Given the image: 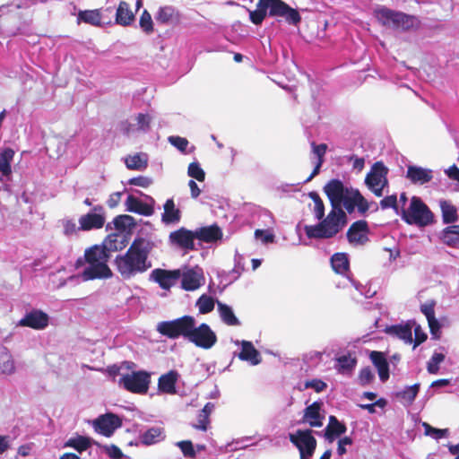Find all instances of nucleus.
<instances>
[{"label":"nucleus","instance_id":"nucleus-1","mask_svg":"<svg viewBox=\"0 0 459 459\" xmlns=\"http://www.w3.org/2000/svg\"><path fill=\"white\" fill-rule=\"evenodd\" d=\"M324 192L331 204L326 218L316 225H306L304 230L308 238L324 239L336 236L346 225L345 210L351 213L355 208L364 214L369 209L366 198L358 189L347 187L340 179H331L324 186Z\"/></svg>","mask_w":459,"mask_h":459},{"label":"nucleus","instance_id":"nucleus-2","mask_svg":"<svg viewBox=\"0 0 459 459\" xmlns=\"http://www.w3.org/2000/svg\"><path fill=\"white\" fill-rule=\"evenodd\" d=\"M150 252L151 247L144 238H134L126 254L117 255L114 261L122 278L131 279L147 272L152 267Z\"/></svg>","mask_w":459,"mask_h":459},{"label":"nucleus","instance_id":"nucleus-3","mask_svg":"<svg viewBox=\"0 0 459 459\" xmlns=\"http://www.w3.org/2000/svg\"><path fill=\"white\" fill-rule=\"evenodd\" d=\"M110 255L101 245H93L84 252V257L76 261V267L88 264L82 273L84 281L95 279H108L112 276V272L108 265Z\"/></svg>","mask_w":459,"mask_h":459},{"label":"nucleus","instance_id":"nucleus-4","mask_svg":"<svg viewBox=\"0 0 459 459\" xmlns=\"http://www.w3.org/2000/svg\"><path fill=\"white\" fill-rule=\"evenodd\" d=\"M256 6V10L249 12L250 21L255 25L262 24L268 9L270 16L284 17L290 24L297 25L301 20L299 13L282 0H258Z\"/></svg>","mask_w":459,"mask_h":459},{"label":"nucleus","instance_id":"nucleus-5","mask_svg":"<svg viewBox=\"0 0 459 459\" xmlns=\"http://www.w3.org/2000/svg\"><path fill=\"white\" fill-rule=\"evenodd\" d=\"M373 15L383 27L400 32L416 30L420 27L418 17L383 5L377 7Z\"/></svg>","mask_w":459,"mask_h":459},{"label":"nucleus","instance_id":"nucleus-6","mask_svg":"<svg viewBox=\"0 0 459 459\" xmlns=\"http://www.w3.org/2000/svg\"><path fill=\"white\" fill-rule=\"evenodd\" d=\"M400 216L409 225L424 228L434 223V213L419 196H412L407 208L402 207Z\"/></svg>","mask_w":459,"mask_h":459},{"label":"nucleus","instance_id":"nucleus-7","mask_svg":"<svg viewBox=\"0 0 459 459\" xmlns=\"http://www.w3.org/2000/svg\"><path fill=\"white\" fill-rule=\"evenodd\" d=\"M194 324H195L194 316H183L171 321L160 323L157 329L160 334L169 339H178L182 336L189 340Z\"/></svg>","mask_w":459,"mask_h":459},{"label":"nucleus","instance_id":"nucleus-8","mask_svg":"<svg viewBox=\"0 0 459 459\" xmlns=\"http://www.w3.org/2000/svg\"><path fill=\"white\" fill-rule=\"evenodd\" d=\"M388 169L382 161L375 162L365 178L368 188L377 197L383 195L385 187L388 186Z\"/></svg>","mask_w":459,"mask_h":459},{"label":"nucleus","instance_id":"nucleus-9","mask_svg":"<svg viewBox=\"0 0 459 459\" xmlns=\"http://www.w3.org/2000/svg\"><path fill=\"white\" fill-rule=\"evenodd\" d=\"M151 383V375L146 371H135L126 374L120 379L124 388L134 394H143L148 392Z\"/></svg>","mask_w":459,"mask_h":459},{"label":"nucleus","instance_id":"nucleus-10","mask_svg":"<svg viewBox=\"0 0 459 459\" xmlns=\"http://www.w3.org/2000/svg\"><path fill=\"white\" fill-rule=\"evenodd\" d=\"M217 335L212 330L209 325L202 323L196 326L193 325L192 331L189 337V342L194 343L196 347L209 350L217 342Z\"/></svg>","mask_w":459,"mask_h":459},{"label":"nucleus","instance_id":"nucleus-11","mask_svg":"<svg viewBox=\"0 0 459 459\" xmlns=\"http://www.w3.org/2000/svg\"><path fill=\"white\" fill-rule=\"evenodd\" d=\"M290 442L297 446L300 454V459H308L316 450V440L312 436V431L297 430L293 434H290Z\"/></svg>","mask_w":459,"mask_h":459},{"label":"nucleus","instance_id":"nucleus-12","mask_svg":"<svg viewBox=\"0 0 459 459\" xmlns=\"http://www.w3.org/2000/svg\"><path fill=\"white\" fill-rule=\"evenodd\" d=\"M78 230L82 231H90L103 228L106 222L105 210L102 205H95L91 212L82 215L79 218Z\"/></svg>","mask_w":459,"mask_h":459},{"label":"nucleus","instance_id":"nucleus-13","mask_svg":"<svg viewBox=\"0 0 459 459\" xmlns=\"http://www.w3.org/2000/svg\"><path fill=\"white\" fill-rule=\"evenodd\" d=\"M195 231H192L184 227L170 232L169 236L171 245L186 251L196 250L195 245Z\"/></svg>","mask_w":459,"mask_h":459},{"label":"nucleus","instance_id":"nucleus-14","mask_svg":"<svg viewBox=\"0 0 459 459\" xmlns=\"http://www.w3.org/2000/svg\"><path fill=\"white\" fill-rule=\"evenodd\" d=\"M369 228L367 221H354L347 230L348 241L354 246H363L368 241Z\"/></svg>","mask_w":459,"mask_h":459},{"label":"nucleus","instance_id":"nucleus-15","mask_svg":"<svg viewBox=\"0 0 459 459\" xmlns=\"http://www.w3.org/2000/svg\"><path fill=\"white\" fill-rule=\"evenodd\" d=\"M150 277L157 282L161 289L169 290L181 277V271L179 269L165 270L157 268L152 272Z\"/></svg>","mask_w":459,"mask_h":459},{"label":"nucleus","instance_id":"nucleus-16","mask_svg":"<svg viewBox=\"0 0 459 459\" xmlns=\"http://www.w3.org/2000/svg\"><path fill=\"white\" fill-rule=\"evenodd\" d=\"M48 321L49 317L47 313L41 310L33 309L20 320L19 325L32 329L41 330L48 325Z\"/></svg>","mask_w":459,"mask_h":459},{"label":"nucleus","instance_id":"nucleus-17","mask_svg":"<svg viewBox=\"0 0 459 459\" xmlns=\"http://www.w3.org/2000/svg\"><path fill=\"white\" fill-rule=\"evenodd\" d=\"M120 425L121 422L118 417L113 414H106L95 420L94 429L98 433L110 437Z\"/></svg>","mask_w":459,"mask_h":459},{"label":"nucleus","instance_id":"nucleus-18","mask_svg":"<svg viewBox=\"0 0 459 459\" xmlns=\"http://www.w3.org/2000/svg\"><path fill=\"white\" fill-rule=\"evenodd\" d=\"M433 170L415 165L407 168L406 178L414 185H424L433 179Z\"/></svg>","mask_w":459,"mask_h":459},{"label":"nucleus","instance_id":"nucleus-19","mask_svg":"<svg viewBox=\"0 0 459 459\" xmlns=\"http://www.w3.org/2000/svg\"><path fill=\"white\" fill-rule=\"evenodd\" d=\"M324 420L325 412L321 410L320 403H311L305 409L301 422L316 428L323 426Z\"/></svg>","mask_w":459,"mask_h":459},{"label":"nucleus","instance_id":"nucleus-20","mask_svg":"<svg viewBox=\"0 0 459 459\" xmlns=\"http://www.w3.org/2000/svg\"><path fill=\"white\" fill-rule=\"evenodd\" d=\"M179 378V373L171 369L162 374L158 379V390L162 394H175L177 393L176 384Z\"/></svg>","mask_w":459,"mask_h":459},{"label":"nucleus","instance_id":"nucleus-21","mask_svg":"<svg viewBox=\"0 0 459 459\" xmlns=\"http://www.w3.org/2000/svg\"><path fill=\"white\" fill-rule=\"evenodd\" d=\"M369 359L377 370L379 379L382 382L387 381L390 377V373L389 364L385 353L378 351H372L369 353Z\"/></svg>","mask_w":459,"mask_h":459},{"label":"nucleus","instance_id":"nucleus-22","mask_svg":"<svg viewBox=\"0 0 459 459\" xmlns=\"http://www.w3.org/2000/svg\"><path fill=\"white\" fill-rule=\"evenodd\" d=\"M195 237L205 243H213L222 238V231L216 224L196 229Z\"/></svg>","mask_w":459,"mask_h":459},{"label":"nucleus","instance_id":"nucleus-23","mask_svg":"<svg viewBox=\"0 0 459 459\" xmlns=\"http://www.w3.org/2000/svg\"><path fill=\"white\" fill-rule=\"evenodd\" d=\"M180 14L172 5L160 6L155 14V20L160 24H172L179 21Z\"/></svg>","mask_w":459,"mask_h":459},{"label":"nucleus","instance_id":"nucleus-24","mask_svg":"<svg viewBox=\"0 0 459 459\" xmlns=\"http://www.w3.org/2000/svg\"><path fill=\"white\" fill-rule=\"evenodd\" d=\"M126 211L144 216H151L153 213V207L143 203L134 195H128L126 201Z\"/></svg>","mask_w":459,"mask_h":459},{"label":"nucleus","instance_id":"nucleus-25","mask_svg":"<svg viewBox=\"0 0 459 459\" xmlns=\"http://www.w3.org/2000/svg\"><path fill=\"white\" fill-rule=\"evenodd\" d=\"M241 346V351L238 354L239 359L249 361L252 365H258L261 362L260 353L251 342L242 341Z\"/></svg>","mask_w":459,"mask_h":459},{"label":"nucleus","instance_id":"nucleus-26","mask_svg":"<svg viewBox=\"0 0 459 459\" xmlns=\"http://www.w3.org/2000/svg\"><path fill=\"white\" fill-rule=\"evenodd\" d=\"M347 430L346 426L338 420L335 416L329 417V423L325 429V437L333 442L336 437L344 434Z\"/></svg>","mask_w":459,"mask_h":459},{"label":"nucleus","instance_id":"nucleus-27","mask_svg":"<svg viewBox=\"0 0 459 459\" xmlns=\"http://www.w3.org/2000/svg\"><path fill=\"white\" fill-rule=\"evenodd\" d=\"M134 21V14L130 9L128 3L120 1L116 12V22L121 26L126 27Z\"/></svg>","mask_w":459,"mask_h":459},{"label":"nucleus","instance_id":"nucleus-28","mask_svg":"<svg viewBox=\"0 0 459 459\" xmlns=\"http://www.w3.org/2000/svg\"><path fill=\"white\" fill-rule=\"evenodd\" d=\"M181 285L186 290H195L201 286L202 274L196 273L194 269H189L181 273Z\"/></svg>","mask_w":459,"mask_h":459},{"label":"nucleus","instance_id":"nucleus-29","mask_svg":"<svg viewBox=\"0 0 459 459\" xmlns=\"http://www.w3.org/2000/svg\"><path fill=\"white\" fill-rule=\"evenodd\" d=\"M412 325L408 322L404 325H394L387 328L386 333L398 337L406 343L412 342Z\"/></svg>","mask_w":459,"mask_h":459},{"label":"nucleus","instance_id":"nucleus-30","mask_svg":"<svg viewBox=\"0 0 459 459\" xmlns=\"http://www.w3.org/2000/svg\"><path fill=\"white\" fill-rule=\"evenodd\" d=\"M15 371V364L9 350L0 346V374L11 375Z\"/></svg>","mask_w":459,"mask_h":459},{"label":"nucleus","instance_id":"nucleus-31","mask_svg":"<svg viewBox=\"0 0 459 459\" xmlns=\"http://www.w3.org/2000/svg\"><path fill=\"white\" fill-rule=\"evenodd\" d=\"M440 238L450 247H459V225L446 227L441 232Z\"/></svg>","mask_w":459,"mask_h":459},{"label":"nucleus","instance_id":"nucleus-32","mask_svg":"<svg viewBox=\"0 0 459 459\" xmlns=\"http://www.w3.org/2000/svg\"><path fill=\"white\" fill-rule=\"evenodd\" d=\"M333 270L341 275L346 274L350 269V262L345 253H335L331 257Z\"/></svg>","mask_w":459,"mask_h":459},{"label":"nucleus","instance_id":"nucleus-33","mask_svg":"<svg viewBox=\"0 0 459 459\" xmlns=\"http://www.w3.org/2000/svg\"><path fill=\"white\" fill-rule=\"evenodd\" d=\"M92 445L99 446V444L97 442H95L93 439H91L88 437L77 436L75 437L69 438L65 442V446L72 447V448L75 449L76 451H78L79 453H82V452L87 450Z\"/></svg>","mask_w":459,"mask_h":459},{"label":"nucleus","instance_id":"nucleus-34","mask_svg":"<svg viewBox=\"0 0 459 459\" xmlns=\"http://www.w3.org/2000/svg\"><path fill=\"white\" fill-rule=\"evenodd\" d=\"M180 221V211L176 208L173 199H168L164 204L162 221L169 224Z\"/></svg>","mask_w":459,"mask_h":459},{"label":"nucleus","instance_id":"nucleus-35","mask_svg":"<svg viewBox=\"0 0 459 459\" xmlns=\"http://www.w3.org/2000/svg\"><path fill=\"white\" fill-rule=\"evenodd\" d=\"M163 439L164 435L160 428H152L140 436L141 442L145 446L156 444Z\"/></svg>","mask_w":459,"mask_h":459},{"label":"nucleus","instance_id":"nucleus-36","mask_svg":"<svg viewBox=\"0 0 459 459\" xmlns=\"http://www.w3.org/2000/svg\"><path fill=\"white\" fill-rule=\"evenodd\" d=\"M14 152L11 148H5L0 152V172L4 176L12 173L11 163L13 160Z\"/></svg>","mask_w":459,"mask_h":459},{"label":"nucleus","instance_id":"nucleus-37","mask_svg":"<svg viewBox=\"0 0 459 459\" xmlns=\"http://www.w3.org/2000/svg\"><path fill=\"white\" fill-rule=\"evenodd\" d=\"M440 209L442 212L443 222L445 224L453 223L457 221V210L455 206L446 200L440 201Z\"/></svg>","mask_w":459,"mask_h":459},{"label":"nucleus","instance_id":"nucleus-38","mask_svg":"<svg viewBox=\"0 0 459 459\" xmlns=\"http://www.w3.org/2000/svg\"><path fill=\"white\" fill-rule=\"evenodd\" d=\"M78 20L93 26H100L101 24V13L99 9L80 11Z\"/></svg>","mask_w":459,"mask_h":459},{"label":"nucleus","instance_id":"nucleus-39","mask_svg":"<svg viewBox=\"0 0 459 459\" xmlns=\"http://www.w3.org/2000/svg\"><path fill=\"white\" fill-rule=\"evenodd\" d=\"M218 310L221 320L227 325L235 326L240 325L239 320L237 318L230 306L219 302Z\"/></svg>","mask_w":459,"mask_h":459},{"label":"nucleus","instance_id":"nucleus-40","mask_svg":"<svg viewBox=\"0 0 459 459\" xmlns=\"http://www.w3.org/2000/svg\"><path fill=\"white\" fill-rule=\"evenodd\" d=\"M309 198L314 202L313 212L316 220L321 222L325 217V204L317 192L312 191L308 193Z\"/></svg>","mask_w":459,"mask_h":459},{"label":"nucleus","instance_id":"nucleus-41","mask_svg":"<svg viewBox=\"0 0 459 459\" xmlns=\"http://www.w3.org/2000/svg\"><path fill=\"white\" fill-rule=\"evenodd\" d=\"M213 408V403H206L204 409L198 414V423L194 424L193 427L196 429L205 431L209 425V416Z\"/></svg>","mask_w":459,"mask_h":459},{"label":"nucleus","instance_id":"nucleus-42","mask_svg":"<svg viewBox=\"0 0 459 459\" xmlns=\"http://www.w3.org/2000/svg\"><path fill=\"white\" fill-rule=\"evenodd\" d=\"M113 223L115 228L121 232H124L126 230H130L135 226L134 217L127 214L116 216L113 220Z\"/></svg>","mask_w":459,"mask_h":459},{"label":"nucleus","instance_id":"nucleus-43","mask_svg":"<svg viewBox=\"0 0 459 459\" xmlns=\"http://www.w3.org/2000/svg\"><path fill=\"white\" fill-rule=\"evenodd\" d=\"M126 165L129 169L140 170L147 167V160L137 153L126 159Z\"/></svg>","mask_w":459,"mask_h":459},{"label":"nucleus","instance_id":"nucleus-44","mask_svg":"<svg viewBox=\"0 0 459 459\" xmlns=\"http://www.w3.org/2000/svg\"><path fill=\"white\" fill-rule=\"evenodd\" d=\"M199 313L208 314L214 309V299L212 297L203 294L196 301Z\"/></svg>","mask_w":459,"mask_h":459},{"label":"nucleus","instance_id":"nucleus-45","mask_svg":"<svg viewBox=\"0 0 459 459\" xmlns=\"http://www.w3.org/2000/svg\"><path fill=\"white\" fill-rule=\"evenodd\" d=\"M117 234H109L105 238L103 245H101L105 249L108 250V253L110 255V252L112 251H117L121 250L123 247H126V244L124 241H122L119 245L117 244Z\"/></svg>","mask_w":459,"mask_h":459},{"label":"nucleus","instance_id":"nucleus-46","mask_svg":"<svg viewBox=\"0 0 459 459\" xmlns=\"http://www.w3.org/2000/svg\"><path fill=\"white\" fill-rule=\"evenodd\" d=\"M139 25L142 30L148 35L154 31L152 15L146 9L143 11L140 16Z\"/></svg>","mask_w":459,"mask_h":459},{"label":"nucleus","instance_id":"nucleus-47","mask_svg":"<svg viewBox=\"0 0 459 459\" xmlns=\"http://www.w3.org/2000/svg\"><path fill=\"white\" fill-rule=\"evenodd\" d=\"M420 389L419 384H414L411 386H407L403 391H399L395 394V397L397 399L405 400L407 402H411L415 399Z\"/></svg>","mask_w":459,"mask_h":459},{"label":"nucleus","instance_id":"nucleus-48","mask_svg":"<svg viewBox=\"0 0 459 459\" xmlns=\"http://www.w3.org/2000/svg\"><path fill=\"white\" fill-rule=\"evenodd\" d=\"M182 452L183 455L186 458L195 459L196 451L190 440L178 441L175 444Z\"/></svg>","mask_w":459,"mask_h":459},{"label":"nucleus","instance_id":"nucleus-49","mask_svg":"<svg viewBox=\"0 0 459 459\" xmlns=\"http://www.w3.org/2000/svg\"><path fill=\"white\" fill-rule=\"evenodd\" d=\"M379 204L383 210L392 208V209H394V212L397 215H400V213H401V209H399V205H398L397 196L394 194L384 197L380 201Z\"/></svg>","mask_w":459,"mask_h":459},{"label":"nucleus","instance_id":"nucleus-50","mask_svg":"<svg viewBox=\"0 0 459 459\" xmlns=\"http://www.w3.org/2000/svg\"><path fill=\"white\" fill-rule=\"evenodd\" d=\"M187 174L199 182H204L205 179V172L198 162H191L188 165Z\"/></svg>","mask_w":459,"mask_h":459},{"label":"nucleus","instance_id":"nucleus-51","mask_svg":"<svg viewBox=\"0 0 459 459\" xmlns=\"http://www.w3.org/2000/svg\"><path fill=\"white\" fill-rule=\"evenodd\" d=\"M445 359L443 353L435 352L428 362L427 369L430 374H437L439 370V364Z\"/></svg>","mask_w":459,"mask_h":459},{"label":"nucleus","instance_id":"nucleus-52","mask_svg":"<svg viewBox=\"0 0 459 459\" xmlns=\"http://www.w3.org/2000/svg\"><path fill=\"white\" fill-rule=\"evenodd\" d=\"M422 426L424 427L425 429V435L429 436L437 440L447 436V429H436L426 422H424Z\"/></svg>","mask_w":459,"mask_h":459},{"label":"nucleus","instance_id":"nucleus-53","mask_svg":"<svg viewBox=\"0 0 459 459\" xmlns=\"http://www.w3.org/2000/svg\"><path fill=\"white\" fill-rule=\"evenodd\" d=\"M169 143L176 147L181 152H186V147L188 145V140L186 138L181 136H169L168 138Z\"/></svg>","mask_w":459,"mask_h":459},{"label":"nucleus","instance_id":"nucleus-54","mask_svg":"<svg viewBox=\"0 0 459 459\" xmlns=\"http://www.w3.org/2000/svg\"><path fill=\"white\" fill-rule=\"evenodd\" d=\"M375 378V375L369 367L363 368L359 374V381L360 385H367Z\"/></svg>","mask_w":459,"mask_h":459},{"label":"nucleus","instance_id":"nucleus-55","mask_svg":"<svg viewBox=\"0 0 459 459\" xmlns=\"http://www.w3.org/2000/svg\"><path fill=\"white\" fill-rule=\"evenodd\" d=\"M101 449L112 459H122L124 457L121 449L115 445L102 446Z\"/></svg>","mask_w":459,"mask_h":459},{"label":"nucleus","instance_id":"nucleus-56","mask_svg":"<svg viewBox=\"0 0 459 459\" xmlns=\"http://www.w3.org/2000/svg\"><path fill=\"white\" fill-rule=\"evenodd\" d=\"M63 232L65 236L70 237L77 233L78 227L72 219H65L62 221Z\"/></svg>","mask_w":459,"mask_h":459},{"label":"nucleus","instance_id":"nucleus-57","mask_svg":"<svg viewBox=\"0 0 459 459\" xmlns=\"http://www.w3.org/2000/svg\"><path fill=\"white\" fill-rule=\"evenodd\" d=\"M435 305H436V302L434 300H431V301L422 304L420 306V311L426 316L428 321L436 317L435 316Z\"/></svg>","mask_w":459,"mask_h":459},{"label":"nucleus","instance_id":"nucleus-58","mask_svg":"<svg viewBox=\"0 0 459 459\" xmlns=\"http://www.w3.org/2000/svg\"><path fill=\"white\" fill-rule=\"evenodd\" d=\"M338 363L341 368L342 369H351L355 367L357 360L355 358H351V356H341L338 358Z\"/></svg>","mask_w":459,"mask_h":459},{"label":"nucleus","instance_id":"nucleus-59","mask_svg":"<svg viewBox=\"0 0 459 459\" xmlns=\"http://www.w3.org/2000/svg\"><path fill=\"white\" fill-rule=\"evenodd\" d=\"M250 438V437H245L242 438L235 439L231 443L227 444L226 450L235 451L238 450V448H246L248 446V445L246 444L245 442L249 440Z\"/></svg>","mask_w":459,"mask_h":459},{"label":"nucleus","instance_id":"nucleus-60","mask_svg":"<svg viewBox=\"0 0 459 459\" xmlns=\"http://www.w3.org/2000/svg\"><path fill=\"white\" fill-rule=\"evenodd\" d=\"M429 332L433 337V339H439L441 335L440 328L441 325L438 322V320L434 317L428 321Z\"/></svg>","mask_w":459,"mask_h":459},{"label":"nucleus","instance_id":"nucleus-61","mask_svg":"<svg viewBox=\"0 0 459 459\" xmlns=\"http://www.w3.org/2000/svg\"><path fill=\"white\" fill-rule=\"evenodd\" d=\"M386 403H360V407L367 410L369 413H384V408Z\"/></svg>","mask_w":459,"mask_h":459},{"label":"nucleus","instance_id":"nucleus-62","mask_svg":"<svg viewBox=\"0 0 459 459\" xmlns=\"http://www.w3.org/2000/svg\"><path fill=\"white\" fill-rule=\"evenodd\" d=\"M326 384L321 379H312L305 383L306 388H312L316 393H320L326 388Z\"/></svg>","mask_w":459,"mask_h":459},{"label":"nucleus","instance_id":"nucleus-63","mask_svg":"<svg viewBox=\"0 0 459 459\" xmlns=\"http://www.w3.org/2000/svg\"><path fill=\"white\" fill-rule=\"evenodd\" d=\"M136 120H137L138 128L140 130L146 131L149 129L150 123H151V117L149 115L140 113V114H138Z\"/></svg>","mask_w":459,"mask_h":459},{"label":"nucleus","instance_id":"nucleus-64","mask_svg":"<svg viewBox=\"0 0 459 459\" xmlns=\"http://www.w3.org/2000/svg\"><path fill=\"white\" fill-rule=\"evenodd\" d=\"M152 179L147 178V177H143V176H138V177H135V178H133L129 180V184L130 185H134V186H141V187H148L151 184H152Z\"/></svg>","mask_w":459,"mask_h":459}]
</instances>
